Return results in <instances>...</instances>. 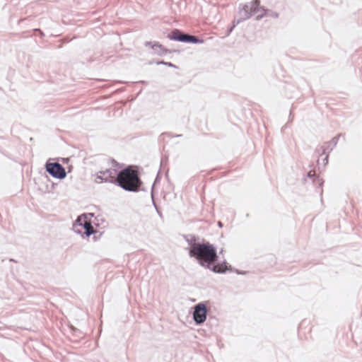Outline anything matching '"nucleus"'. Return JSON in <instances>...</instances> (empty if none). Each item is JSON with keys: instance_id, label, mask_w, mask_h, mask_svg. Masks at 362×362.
<instances>
[{"instance_id": "f257e3e1", "label": "nucleus", "mask_w": 362, "mask_h": 362, "mask_svg": "<svg viewBox=\"0 0 362 362\" xmlns=\"http://www.w3.org/2000/svg\"><path fill=\"white\" fill-rule=\"evenodd\" d=\"M115 182L122 189L130 192L137 191L142 183L139 171L134 166H128L120 171L116 177Z\"/></svg>"}, {"instance_id": "f03ea898", "label": "nucleus", "mask_w": 362, "mask_h": 362, "mask_svg": "<svg viewBox=\"0 0 362 362\" xmlns=\"http://www.w3.org/2000/svg\"><path fill=\"white\" fill-rule=\"evenodd\" d=\"M189 255L194 257L202 266L210 269L217 259L216 250L209 243H196L189 250Z\"/></svg>"}, {"instance_id": "7ed1b4c3", "label": "nucleus", "mask_w": 362, "mask_h": 362, "mask_svg": "<svg viewBox=\"0 0 362 362\" xmlns=\"http://www.w3.org/2000/svg\"><path fill=\"white\" fill-rule=\"evenodd\" d=\"M168 37L172 40H177L185 42L192 43H203L204 40L198 39L195 36L189 35L187 34L182 33L179 30H173L168 35Z\"/></svg>"}, {"instance_id": "20e7f679", "label": "nucleus", "mask_w": 362, "mask_h": 362, "mask_svg": "<svg viewBox=\"0 0 362 362\" xmlns=\"http://www.w3.org/2000/svg\"><path fill=\"white\" fill-rule=\"evenodd\" d=\"M46 170L54 177L63 179L66 177L64 168L58 163H47Z\"/></svg>"}, {"instance_id": "39448f33", "label": "nucleus", "mask_w": 362, "mask_h": 362, "mask_svg": "<svg viewBox=\"0 0 362 362\" xmlns=\"http://www.w3.org/2000/svg\"><path fill=\"white\" fill-rule=\"evenodd\" d=\"M194 320L197 324L203 323L206 317V307L204 303H199L194 307Z\"/></svg>"}, {"instance_id": "423d86ee", "label": "nucleus", "mask_w": 362, "mask_h": 362, "mask_svg": "<svg viewBox=\"0 0 362 362\" xmlns=\"http://www.w3.org/2000/svg\"><path fill=\"white\" fill-rule=\"evenodd\" d=\"M117 175L116 170L106 169L105 170L100 171L98 177L105 182H115Z\"/></svg>"}, {"instance_id": "0eeeda50", "label": "nucleus", "mask_w": 362, "mask_h": 362, "mask_svg": "<svg viewBox=\"0 0 362 362\" xmlns=\"http://www.w3.org/2000/svg\"><path fill=\"white\" fill-rule=\"evenodd\" d=\"M243 9L249 15L260 13L263 9L260 6L259 0H254L244 6Z\"/></svg>"}, {"instance_id": "6e6552de", "label": "nucleus", "mask_w": 362, "mask_h": 362, "mask_svg": "<svg viewBox=\"0 0 362 362\" xmlns=\"http://www.w3.org/2000/svg\"><path fill=\"white\" fill-rule=\"evenodd\" d=\"M76 226H81L84 230V233L87 236H90L95 233V230L90 222L88 221L86 218H78L76 222Z\"/></svg>"}, {"instance_id": "1a4fd4ad", "label": "nucleus", "mask_w": 362, "mask_h": 362, "mask_svg": "<svg viewBox=\"0 0 362 362\" xmlns=\"http://www.w3.org/2000/svg\"><path fill=\"white\" fill-rule=\"evenodd\" d=\"M228 269V267L225 262L217 264L212 267V271L216 273H223Z\"/></svg>"}, {"instance_id": "9d476101", "label": "nucleus", "mask_w": 362, "mask_h": 362, "mask_svg": "<svg viewBox=\"0 0 362 362\" xmlns=\"http://www.w3.org/2000/svg\"><path fill=\"white\" fill-rule=\"evenodd\" d=\"M147 45L151 46V49H155V50L158 49L160 52H161L163 53L168 52L167 49H165L161 44H160L158 42H154L153 44H152L151 42H148Z\"/></svg>"}, {"instance_id": "9b49d317", "label": "nucleus", "mask_w": 362, "mask_h": 362, "mask_svg": "<svg viewBox=\"0 0 362 362\" xmlns=\"http://www.w3.org/2000/svg\"><path fill=\"white\" fill-rule=\"evenodd\" d=\"M161 63H162V64H167V65H168V66H173V65H172V64H170V63H165V62H161Z\"/></svg>"}]
</instances>
